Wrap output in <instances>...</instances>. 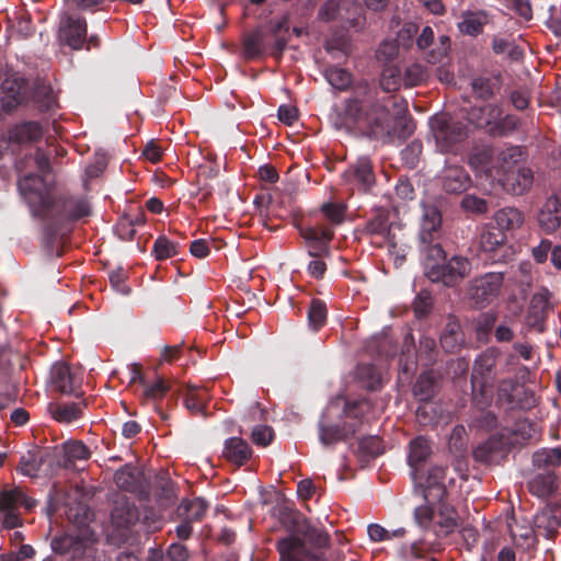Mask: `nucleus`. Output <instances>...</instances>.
<instances>
[{"mask_svg": "<svg viewBox=\"0 0 561 561\" xmlns=\"http://www.w3.org/2000/svg\"><path fill=\"white\" fill-rule=\"evenodd\" d=\"M493 218L496 228L505 234L519 229L525 220L524 214L515 207L501 208L494 214Z\"/></svg>", "mask_w": 561, "mask_h": 561, "instance_id": "b1692460", "label": "nucleus"}, {"mask_svg": "<svg viewBox=\"0 0 561 561\" xmlns=\"http://www.w3.org/2000/svg\"><path fill=\"white\" fill-rule=\"evenodd\" d=\"M210 242L205 239H198L191 243L190 252L198 259L206 257L209 254Z\"/></svg>", "mask_w": 561, "mask_h": 561, "instance_id": "338daca9", "label": "nucleus"}, {"mask_svg": "<svg viewBox=\"0 0 561 561\" xmlns=\"http://www.w3.org/2000/svg\"><path fill=\"white\" fill-rule=\"evenodd\" d=\"M507 237L494 227L485 228L480 236V248L484 252H493L506 243Z\"/></svg>", "mask_w": 561, "mask_h": 561, "instance_id": "72a5a7b5", "label": "nucleus"}, {"mask_svg": "<svg viewBox=\"0 0 561 561\" xmlns=\"http://www.w3.org/2000/svg\"><path fill=\"white\" fill-rule=\"evenodd\" d=\"M51 382L55 388L64 393H70L75 389L73 377L70 368L65 363H56L51 367Z\"/></svg>", "mask_w": 561, "mask_h": 561, "instance_id": "7c9ffc66", "label": "nucleus"}, {"mask_svg": "<svg viewBox=\"0 0 561 561\" xmlns=\"http://www.w3.org/2000/svg\"><path fill=\"white\" fill-rule=\"evenodd\" d=\"M16 169L20 173L19 190L33 215L51 218L56 221H73L91 214V207L87 199L53 198L45 179L49 172V160L43 151L36 150L34 157L21 160L18 162Z\"/></svg>", "mask_w": 561, "mask_h": 561, "instance_id": "f257e3e1", "label": "nucleus"}, {"mask_svg": "<svg viewBox=\"0 0 561 561\" xmlns=\"http://www.w3.org/2000/svg\"><path fill=\"white\" fill-rule=\"evenodd\" d=\"M59 39L72 49H80L87 41V22L84 19L64 13L59 24Z\"/></svg>", "mask_w": 561, "mask_h": 561, "instance_id": "9b49d317", "label": "nucleus"}, {"mask_svg": "<svg viewBox=\"0 0 561 561\" xmlns=\"http://www.w3.org/2000/svg\"><path fill=\"white\" fill-rule=\"evenodd\" d=\"M496 322V313L493 311L483 312L480 314L477 329L481 332H489Z\"/></svg>", "mask_w": 561, "mask_h": 561, "instance_id": "774afa93", "label": "nucleus"}, {"mask_svg": "<svg viewBox=\"0 0 561 561\" xmlns=\"http://www.w3.org/2000/svg\"><path fill=\"white\" fill-rule=\"evenodd\" d=\"M471 270L470 262L462 256H454L444 264H430L427 267V277L432 282H442L446 286H453Z\"/></svg>", "mask_w": 561, "mask_h": 561, "instance_id": "1a4fd4ad", "label": "nucleus"}, {"mask_svg": "<svg viewBox=\"0 0 561 561\" xmlns=\"http://www.w3.org/2000/svg\"><path fill=\"white\" fill-rule=\"evenodd\" d=\"M26 82L13 75L2 82L1 103L4 110L11 111L25 100Z\"/></svg>", "mask_w": 561, "mask_h": 561, "instance_id": "f3484780", "label": "nucleus"}, {"mask_svg": "<svg viewBox=\"0 0 561 561\" xmlns=\"http://www.w3.org/2000/svg\"><path fill=\"white\" fill-rule=\"evenodd\" d=\"M550 293L542 289L535 294L530 301L528 319L531 324H538L546 318L547 311L550 307Z\"/></svg>", "mask_w": 561, "mask_h": 561, "instance_id": "c756f323", "label": "nucleus"}, {"mask_svg": "<svg viewBox=\"0 0 561 561\" xmlns=\"http://www.w3.org/2000/svg\"><path fill=\"white\" fill-rule=\"evenodd\" d=\"M359 446L371 456H377L382 453L381 442L376 436L362 439Z\"/></svg>", "mask_w": 561, "mask_h": 561, "instance_id": "0e129e2a", "label": "nucleus"}, {"mask_svg": "<svg viewBox=\"0 0 561 561\" xmlns=\"http://www.w3.org/2000/svg\"><path fill=\"white\" fill-rule=\"evenodd\" d=\"M142 219L137 217L135 220L124 217L116 225V233L122 240H131L136 233L135 225L140 224Z\"/></svg>", "mask_w": 561, "mask_h": 561, "instance_id": "603ef678", "label": "nucleus"}, {"mask_svg": "<svg viewBox=\"0 0 561 561\" xmlns=\"http://www.w3.org/2000/svg\"><path fill=\"white\" fill-rule=\"evenodd\" d=\"M301 237L309 247L311 256H321L329 253V243L333 238V231L323 226H313L300 230Z\"/></svg>", "mask_w": 561, "mask_h": 561, "instance_id": "dca6fc26", "label": "nucleus"}, {"mask_svg": "<svg viewBox=\"0 0 561 561\" xmlns=\"http://www.w3.org/2000/svg\"><path fill=\"white\" fill-rule=\"evenodd\" d=\"M224 456L228 461L240 467L250 459L251 449L242 438L231 437L225 443Z\"/></svg>", "mask_w": 561, "mask_h": 561, "instance_id": "393cba45", "label": "nucleus"}, {"mask_svg": "<svg viewBox=\"0 0 561 561\" xmlns=\"http://www.w3.org/2000/svg\"><path fill=\"white\" fill-rule=\"evenodd\" d=\"M518 126V118L515 115H506L496 121L493 127H491V135L502 136L507 135L515 130Z\"/></svg>", "mask_w": 561, "mask_h": 561, "instance_id": "3c124183", "label": "nucleus"}, {"mask_svg": "<svg viewBox=\"0 0 561 561\" xmlns=\"http://www.w3.org/2000/svg\"><path fill=\"white\" fill-rule=\"evenodd\" d=\"M533 461L538 468L561 466V447L538 450L534 454Z\"/></svg>", "mask_w": 561, "mask_h": 561, "instance_id": "ea45409f", "label": "nucleus"}, {"mask_svg": "<svg viewBox=\"0 0 561 561\" xmlns=\"http://www.w3.org/2000/svg\"><path fill=\"white\" fill-rule=\"evenodd\" d=\"M399 53L398 44L393 41H385L377 50V58L382 61H390Z\"/></svg>", "mask_w": 561, "mask_h": 561, "instance_id": "052dcab7", "label": "nucleus"}, {"mask_svg": "<svg viewBox=\"0 0 561 561\" xmlns=\"http://www.w3.org/2000/svg\"><path fill=\"white\" fill-rule=\"evenodd\" d=\"M503 445L502 439L492 436L473 450V457L478 461L490 462L493 460L495 454L503 448Z\"/></svg>", "mask_w": 561, "mask_h": 561, "instance_id": "c9c22d12", "label": "nucleus"}, {"mask_svg": "<svg viewBox=\"0 0 561 561\" xmlns=\"http://www.w3.org/2000/svg\"><path fill=\"white\" fill-rule=\"evenodd\" d=\"M51 549L56 553L69 556L71 561H95V550L89 539L66 534L51 540Z\"/></svg>", "mask_w": 561, "mask_h": 561, "instance_id": "9d476101", "label": "nucleus"}, {"mask_svg": "<svg viewBox=\"0 0 561 561\" xmlns=\"http://www.w3.org/2000/svg\"><path fill=\"white\" fill-rule=\"evenodd\" d=\"M367 533L370 540L379 542L385 540H391L393 538L403 537L405 534V529L401 527L390 531L379 524H370L367 528Z\"/></svg>", "mask_w": 561, "mask_h": 561, "instance_id": "c03bdc74", "label": "nucleus"}, {"mask_svg": "<svg viewBox=\"0 0 561 561\" xmlns=\"http://www.w3.org/2000/svg\"><path fill=\"white\" fill-rule=\"evenodd\" d=\"M496 351L489 348L483 352L474 363L472 374V388L474 401L479 405H488L492 399V390L489 386V377L495 367Z\"/></svg>", "mask_w": 561, "mask_h": 561, "instance_id": "0eeeda50", "label": "nucleus"}, {"mask_svg": "<svg viewBox=\"0 0 561 561\" xmlns=\"http://www.w3.org/2000/svg\"><path fill=\"white\" fill-rule=\"evenodd\" d=\"M279 561H335L339 553L330 550V536L307 524L277 542Z\"/></svg>", "mask_w": 561, "mask_h": 561, "instance_id": "7ed1b4c3", "label": "nucleus"}, {"mask_svg": "<svg viewBox=\"0 0 561 561\" xmlns=\"http://www.w3.org/2000/svg\"><path fill=\"white\" fill-rule=\"evenodd\" d=\"M328 413H325L319 423V438L321 444L329 446L344 439L347 435L355 432L354 428L347 430L341 427L340 424L328 422Z\"/></svg>", "mask_w": 561, "mask_h": 561, "instance_id": "bb28decb", "label": "nucleus"}, {"mask_svg": "<svg viewBox=\"0 0 561 561\" xmlns=\"http://www.w3.org/2000/svg\"><path fill=\"white\" fill-rule=\"evenodd\" d=\"M357 375L362 379H367V386L374 389L380 381L376 368L371 365H360L357 368Z\"/></svg>", "mask_w": 561, "mask_h": 561, "instance_id": "680f3d73", "label": "nucleus"}, {"mask_svg": "<svg viewBox=\"0 0 561 561\" xmlns=\"http://www.w3.org/2000/svg\"><path fill=\"white\" fill-rule=\"evenodd\" d=\"M42 458H38L33 453H27L21 458L20 471L27 477H35L39 470Z\"/></svg>", "mask_w": 561, "mask_h": 561, "instance_id": "864d4df0", "label": "nucleus"}, {"mask_svg": "<svg viewBox=\"0 0 561 561\" xmlns=\"http://www.w3.org/2000/svg\"><path fill=\"white\" fill-rule=\"evenodd\" d=\"M434 510H438L440 515L444 516L443 520H439L442 527L449 531L456 526V513L453 508L447 506L444 502L442 504H430L422 505L415 508L414 518L417 525L422 528L428 527L434 516Z\"/></svg>", "mask_w": 561, "mask_h": 561, "instance_id": "f8f14e48", "label": "nucleus"}, {"mask_svg": "<svg viewBox=\"0 0 561 561\" xmlns=\"http://www.w3.org/2000/svg\"><path fill=\"white\" fill-rule=\"evenodd\" d=\"M538 224L549 233L559 228L561 224V203L556 196L546 199L538 214Z\"/></svg>", "mask_w": 561, "mask_h": 561, "instance_id": "412c9836", "label": "nucleus"}, {"mask_svg": "<svg viewBox=\"0 0 561 561\" xmlns=\"http://www.w3.org/2000/svg\"><path fill=\"white\" fill-rule=\"evenodd\" d=\"M207 504L202 499L182 501L179 506V515L190 523L199 522L207 511Z\"/></svg>", "mask_w": 561, "mask_h": 561, "instance_id": "473e14b6", "label": "nucleus"}, {"mask_svg": "<svg viewBox=\"0 0 561 561\" xmlns=\"http://www.w3.org/2000/svg\"><path fill=\"white\" fill-rule=\"evenodd\" d=\"M446 470L443 467H433L430 469L423 486L424 500L430 504H442L446 495L445 485Z\"/></svg>", "mask_w": 561, "mask_h": 561, "instance_id": "ddd939ff", "label": "nucleus"}, {"mask_svg": "<svg viewBox=\"0 0 561 561\" xmlns=\"http://www.w3.org/2000/svg\"><path fill=\"white\" fill-rule=\"evenodd\" d=\"M450 46V38L446 35H442L435 47L430 50L426 55L427 61L436 64L440 61L448 53Z\"/></svg>", "mask_w": 561, "mask_h": 561, "instance_id": "6e6d98bb", "label": "nucleus"}, {"mask_svg": "<svg viewBox=\"0 0 561 561\" xmlns=\"http://www.w3.org/2000/svg\"><path fill=\"white\" fill-rule=\"evenodd\" d=\"M167 391L168 387L162 379H158L150 386L144 383V396L147 399H160L165 394Z\"/></svg>", "mask_w": 561, "mask_h": 561, "instance_id": "e2e57ef3", "label": "nucleus"}, {"mask_svg": "<svg viewBox=\"0 0 561 561\" xmlns=\"http://www.w3.org/2000/svg\"><path fill=\"white\" fill-rule=\"evenodd\" d=\"M442 216L435 206H423V215L420 229L421 252L425 257V270L428 265L439 264L445 259V253L437 242Z\"/></svg>", "mask_w": 561, "mask_h": 561, "instance_id": "39448f33", "label": "nucleus"}, {"mask_svg": "<svg viewBox=\"0 0 561 561\" xmlns=\"http://www.w3.org/2000/svg\"><path fill=\"white\" fill-rule=\"evenodd\" d=\"M43 136V128L37 122H23L14 125L9 130V141L11 144L24 145L35 142Z\"/></svg>", "mask_w": 561, "mask_h": 561, "instance_id": "5701e85b", "label": "nucleus"}, {"mask_svg": "<svg viewBox=\"0 0 561 561\" xmlns=\"http://www.w3.org/2000/svg\"><path fill=\"white\" fill-rule=\"evenodd\" d=\"M62 451L67 461L85 460L90 457L88 447L77 440L65 443L62 445Z\"/></svg>", "mask_w": 561, "mask_h": 561, "instance_id": "a18cd8bd", "label": "nucleus"}, {"mask_svg": "<svg viewBox=\"0 0 561 561\" xmlns=\"http://www.w3.org/2000/svg\"><path fill=\"white\" fill-rule=\"evenodd\" d=\"M111 520L113 526L118 530H126L139 520V512L134 503L122 497L115 502Z\"/></svg>", "mask_w": 561, "mask_h": 561, "instance_id": "a211bd4d", "label": "nucleus"}, {"mask_svg": "<svg viewBox=\"0 0 561 561\" xmlns=\"http://www.w3.org/2000/svg\"><path fill=\"white\" fill-rule=\"evenodd\" d=\"M407 102L396 95L385 96L381 101L369 99L346 101L345 114L369 135L382 141L393 137L405 138L414 131V124L405 113Z\"/></svg>", "mask_w": 561, "mask_h": 561, "instance_id": "f03ea898", "label": "nucleus"}, {"mask_svg": "<svg viewBox=\"0 0 561 561\" xmlns=\"http://www.w3.org/2000/svg\"><path fill=\"white\" fill-rule=\"evenodd\" d=\"M328 82L335 89L344 90L352 82L351 73L339 67H330L325 70Z\"/></svg>", "mask_w": 561, "mask_h": 561, "instance_id": "37998d69", "label": "nucleus"}, {"mask_svg": "<svg viewBox=\"0 0 561 561\" xmlns=\"http://www.w3.org/2000/svg\"><path fill=\"white\" fill-rule=\"evenodd\" d=\"M461 207L466 211L481 215L488 211V203L476 195L468 194L461 199Z\"/></svg>", "mask_w": 561, "mask_h": 561, "instance_id": "5fc2aeb1", "label": "nucleus"}, {"mask_svg": "<svg viewBox=\"0 0 561 561\" xmlns=\"http://www.w3.org/2000/svg\"><path fill=\"white\" fill-rule=\"evenodd\" d=\"M207 391L199 387H188L184 396V404L186 409L194 413H203L207 400Z\"/></svg>", "mask_w": 561, "mask_h": 561, "instance_id": "f704fd0d", "label": "nucleus"}, {"mask_svg": "<svg viewBox=\"0 0 561 561\" xmlns=\"http://www.w3.org/2000/svg\"><path fill=\"white\" fill-rule=\"evenodd\" d=\"M501 115L502 111L499 106L484 104L472 107L468 112V119L476 127L488 128V131L491 134V127L494 126Z\"/></svg>", "mask_w": 561, "mask_h": 561, "instance_id": "4be33fe9", "label": "nucleus"}, {"mask_svg": "<svg viewBox=\"0 0 561 561\" xmlns=\"http://www.w3.org/2000/svg\"><path fill=\"white\" fill-rule=\"evenodd\" d=\"M263 51V37L260 33H252L245 36L243 53L247 58H255Z\"/></svg>", "mask_w": 561, "mask_h": 561, "instance_id": "09e8293b", "label": "nucleus"}, {"mask_svg": "<svg viewBox=\"0 0 561 561\" xmlns=\"http://www.w3.org/2000/svg\"><path fill=\"white\" fill-rule=\"evenodd\" d=\"M273 439V431L266 425H257L252 431V440L260 446H267Z\"/></svg>", "mask_w": 561, "mask_h": 561, "instance_id": "bf43d9fd", "label": "nucleus"}, {"mask_svg": "<svg viewBox=\"0 0 561 561\" xmlns=\"http://www.w3.org/2000/svg\"><path fill=\"white\" fill-rule=\"evenodd\" d=\"M524 160L523 149L511 146L504 149H482L470 158V164L478 173H484L486 179L496 182L497 176L502 178L516 170Z\"/></svg>", "mask_w": 561, "mask_h": 561, "instance_id": "20e7f679", "label": "nucleus"}, {"mask_svg": "<svg viewBox=\"0 0 561 561\" xmlns=\"http://www.w3.org/2000/svg\"><path fill=\"white\" fill-rule=\"evenodd\" d=\"M504 275L500 272L486 273L470 282L468 295L477 308L489 306L501 293Z\"/></svg>", "mask_w": 561, "mask_h": 561, "instance_id": "6e6552de", "label": "nucleus"}, {"mask_svg": "<svg viewBox=\"0 0 561 561\" xmlns=\"http://www.w3.org/2000/svg\"><path fill=\"white\" fill-rule=\"evenodd\" d=\"M82 413L81 403H62L58 404L53 410V415L56 421L61 423H70L78 420Z\"/></svg>", "mask_w": 561, "mask_h": 561, "instance_id": "58836bf2", "label": "nucleus"}, {"mask_svg": "<svg viewBox=\"0 0 561 561\" xmlns=\"http://www.w3.org/2000/svg\"><path fill=\"white\" fill-rule=\"evenodd\" d=\"M298 117L297 108L291 105H280L278 108V118L280 122L291 126Z\"/></svg>", "mask_w": 561, "mask_h": 561, "instance_id": "69168bd1", "label": "nucleus"}, {"mask_svg": "<svg viewBox=\"0 0 561 561\" xmlns=\"http://www.w3.org/2000/svg\"><path fill=\"white\" fill-rule=\"evenodd\" d=\"M324 216L334 225H339L344 219V206L342 204L325 203L321 207Z\"/></svg>", "mask_w": 561, "mask_h": 561, "instance_id": "4d7b16f0", "label": "nucleus"}, {"mask_svg": "<svg viewBox=\"0 0 561 561\" xmlns=\"http://www.w3.org/2000/svg\"><path fill=\"white\" fill-rule=\"evenodd\" d=\"M35 501L28 499L20 488L4 490L0 494V511H15L19 506L31 510Z\"/></svg>", "mask_w": 561, "mask_h": 561, "instance_id": "cd10ccee", "label": "nucleus"}, {"mask_svg": "<svg viewBox=\"0 0 561 561\" xmlns=\"http://www.w3.org/2000/svg\"><path fill=\"white\" fill-rule=\"evenodd\" d=\"M115 484L125 491H134L138 485V472L129 467L117 470L114 474Z\"/></svg>", "mask_w": 561, "mask_h": 561, "instance_id": "a19ab883", "label": "nucleus"}, {"mask_svg": "<svg viewBox=\"0 0 561 561\" xmlns=\"http://www.w3.org/2000/svg\"><path fill=\"white\" fill-rule=\"evenodd\" d=\"M489 23V15L484 11L463 12L458 28L462 34L477 36L482 33L484 25Z\"/></svg>", "mask_w": 561, "mask_h": 561, "instance_id": "a878e982", "label": "nucleus"}, {"mask_svg": "<svg viewBox=\"0 0 561 561\" xmlns=\"http://www.w3.org/2000/svg\"><path fill=\"white\" fill-rule=\"evenodd\" d=\"M179 244L169 240L164 236H160L153 243L152 252L159 261L175 256L179 253Z\"/></svg>", "mask_w": 561, "mask_h": 561, "instance_id": "79ce46f5", "label": "nucleus"}, {"mask_svg": "<svg viewBox=\"0 0 561 561\" xmlns=\"http://www.w3.org/2000/svg\"><path fill=\"white\" fill-rule=\"evenodd\" d=\"M436 148L440 152H451L467 136V126L447 114L435 115L430 121Z\"/></svg>", "mask_w": 561, "mask_h": 561, "instance_id": "423d86ee", "label": "nucleus"}, {"mask_svg": "<svg viewBox=\"0 0 561 561\" xmlns=\"http://www.w3.org/2000/svg\"><path fill=\"white\" fill-rule=\"evenodd\" d=\"M431 454V446L426 438L416 437L410 443L409 465L413 469V477H417V467L426 460Z\"/></svg>", "mask_w": 561, "mask_h": 561, "instance_id": "c85d7f7f", "label": "nucleus"}, {"mask_svg": "<svg viewBox=\"0 0 561 561\" xmlns=\"http://www.w3.org/2000/svg\"><path fill=\"white\" fill-rule=\"evenodd\" d=\"M366 231L374 244L378 247L385 245L391 253L396 249V234L392 232V225L389 224L385 215H378L371 219L366 226Z\"/></svg>", "mask_w": 561, "mask_h": 561, "instance_id": "4468645a", "label": "nucleus"}, {"mask_svg": "<svg viewBox=\"0 0 561 561\" xmlns=\"http://www.w3.org/2000/svg\"><path fill=\"white\" fill-rule=\"evenodd\" d=\"M344 179L356 185L358 188L366 190L373 185L375 176L371 163L368 158H359L355 164L344 172Z\"/></svg>", "mask_w": 561, "mask_h": 561, "instance_id": "aec40b11", "label": "nucleus"}, {"mask_svg": "<svg viewBox=\"0 0 561 561\" xmlns=\"http://www.w3.org/2000/svg\"><path fill=\"white\" fill-rule=\"evenodd\" d=\"M413 392L420 400L430 399L434 393L432 377L428 374H422L414 385Z\"/></svg>", "mask_w": 561, "mask_h": 561, "instance_id": "8fccbe9b", "label": "nucleus"}, {"mask_svg": "<svg viewBox=\"0 0 561 561\" xmlns=\"http://www.w3.org/2000/svg\"><path fill=\"white\" fill-rule=\"evenodd\" d=\"M442 185L447 193L460 194L471 185V179L462 167L448 165L443 171Z\"/></svg>", "mask_w": 561, "mask_h": 561, "instance_id": "6ab92c4d", "label": "nucleus"}, {"mask_svg": "<svg viewBox=\"0 0 561 561\" xmlns=\"http://www.w3.org/2000/svg\"><path fill=\"white\" fill-rule=\"evenodd\" d=\"M308 319L310 327L313 330H319L324 324L327 319V307L324 302L320 300H313L308 312Z\"/></svg>", "mask_w": 561, "mask_h": 561, "instance_id": "de8ad7c7", "label": "nucleus"}, {"mask_svg": "<svg viewBox=\"0 0 561 561\" xmlns=\"http://www.w3.org/2000/svg\"><path fill=\"white\" fill-rule=\"evenodd\" d=\"M428 77L427 70L420 64H412L405 68L403 80L405 87H415L423 83Z\"/></svg>", "mask_w": 561, "mask_h": 561, "instance_id": "49530a36", "label": "nucleus"}, {"mask_svg": "<svg viewBox=\"0 0 561 561\" xmlns=\"http://www.w3.org/2000/svg\"><path fill=\"white\" fill-rule=\"evenodd\" d=\"M112 287L119 294H129V287L126 285V272L122 268L112 271L108 275Z\"/></svg>", "mask_w": 561, "mask_h": 561, "instance_id": "13d9d810", "label": "nucleus"}, {"mask_svg": "<svg viewBox=\"0 0 561 561\" xmlns=\"http://www.w3.org/2000/svg\"><path fill=\"white\" fill-rule=\"evenodd\" d=\"M528 486L534 495L547 497L556 491L557 479L552 472L538 474L529 481Z\"/></svg>", "mask_w": 561, "mask_h": 561, "instance_id": "2f4dec72", "label": "nucleus"}, {"mask_svg": "<svg viewBox=\"0 0 561 561\" xmlns=\"http://www.w3.org/2000/svg\"><path fill=\"white\" fill-rule=\"evenodd\" d=\"M496 182L506 192L514 195H522L530 190L534 182V174L529 168L520 165L516 170L506 173V175L502 178L497 176Z\"/></svg>", "mask_w": 561, "mask_h": 561, "instance_id": "2eb2a0df", "label": "nucleus"}, {"mask_svg": "<svg viewBox=\"0 0 561 561\" xmlns=\"http://www.w3.org/2000/svg\"><path fill=\"white\" fill-rule=\"evenodd\" d=\"M380 87L386 92H394L404 83L401 70L397 66H387L380 76Z\"/></svg>", "mask_w": 561, "mask_h": 561, "instance_id": "e433bc0d", "label": "nucleus"}, {"mask_svg": "<svg viewBox=\"0 0 561 561\" xmlns=\"http://www.w3.org/2000/svg\"><path fill=\"white\" fill-rule=\"evenodd\" d=\"M357 8L358 4L355 0H328L319 11V18L323 21H331L342 16L341 10L348 9V7Z\"/></svg>", "mask_w": 561, "mask_h": 561, "instance_id": "4c0bfd02", "label": "nucleus"}]
</instances>
